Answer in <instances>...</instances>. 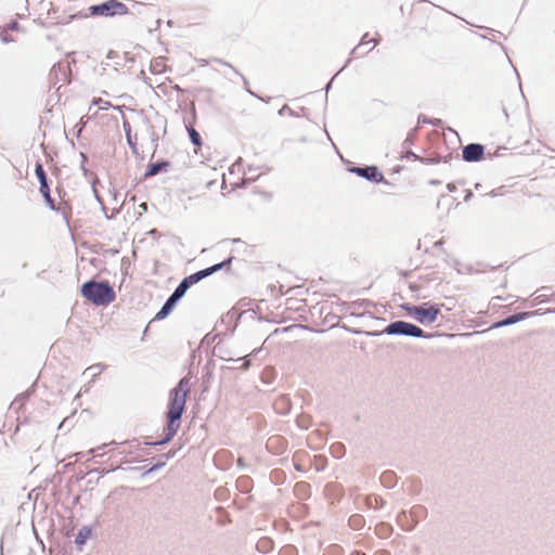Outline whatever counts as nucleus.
<instances>
[{
  "instance_id": "nucleus-3",
  "label": "nucleus",
  "mask_w": 555,
  "mask_h": 555,
  "mask_svg": "<svg viewBox=\"0 0 555 555\" xmlns=\"http://www.w3.org/2000/svg\"><path fill=\"white\" fill-rule=\"evenodd\" d=\"M402 309L405 313L415 319L421 324H431L437 321L440 314V307L438 305L424 304L423 306H409L403 305Z\"/></svg>"
},
{
  "instance_id": "nucleus-1",
  "label": "nucleus",
  "mask_w": 555,
  "mask_h": 555,
  "mask_svg": "<svg viewBox=\"0 0 555 555\" xmlns=\"http://www.w3.org/2000/svg\"><path fill=\"white\" fill-rule=\"evenodd\" d=\"M190 378L183 377L178 385L169 393V402L167 406V427L165 442L172 439L178 433L181 425V416L185 410L186 398L190 391Z\"/></svg>"
},
{
  "instance_id": "nucleus-6",
  "label": "nucleus",
  "mask_w": 555,
  "mask_h": 555,
  "mask_svg": "<svg viewBox=\"0 0 555 555\" xmlns=\"http://www.w3.org/2000/svg\"><path fill=\"white\" fill-rule=\"evenodd\" d=\"M385 331L390 335H405L426 338L431 337V334H425L421 327L404 321L392 322L386 327Z\"/></svg>"
},
{
  "instance_id": "nucleus-5",
  "label": "nucleus",
  "mask_w": 555,
  "mask_h": 555,
  "mask_svg": "<svg viewBox=\"0 0 555 555\" xmlns=\"http://www.w3.org/2000/svg\"><path fill=\"white\" fill-rule=\"evenodd\" d=\"M90 15L113 17L116 15H126L129 12L128 7L119 0H107L101 4L89 8Z\"/></svg>"
},
{
  "instance_id": "nucleus-27",
  "label": "nucleus",
  "mask_w": 555,
  "mask_h": 555,
  "mask_svg": "<svg viewBox=\"0 0 555 555\" xmlns=\"http://www.w3.org/2000/svg\"><path fill=\"white\" fill-rule=\"evenodd\" d=\"M124 128H125V131L127 132L129 130V132H131V127H130V124L128 121H125L124 122Z\"/></svg>"
},
{
  "instance_id": "nucleus-30",
  "label": "nucleus",
  "mask_w": 555,
  "mask_h": 555,
  "mask_svg": "<svg viewBox=\"0 0 555 555\" xmlns=\"http://www.w3.org/2000/svg\"><path fill=\"white\" fill-rule=\"evenodd\" d=\"M354 555H363V554L357 553V554H354Z\"/></svg>"
},
{
  "instance_id": "nucleus-8",
  "label": "nucleus",
  "mask_w": 555,
  "mask_h": 555,
  "mask_svg": "<svg viewBox=\"0 0 555 555\" xmlns=\"http://www.w3.org/2000/svg\"><path fill=\"white\" fill-rule=\"evenodd\" d=\"M485 149L481 144L472 143L463 149L462 156L466 162H479L483 158Z\"/></svg>"
},
{
  "instance_id": "nucleus-29",
  "label": "nucleus",
  "mask_w": 555,
  "mask_h": 555,
  "mask_svg": "<svg viewBox=\"0 0 555 555\" xmlns=\"http://www.w3.org/2000/svg\"><path fill=\"white\" fill-rule=\"evenodd\" d=\"M354 555H363V554L357 553V554H354Z\"/></svg>"
},
{
  "instance_id": "nucleus-21",
  "label": "nucleus",
  "mask_w": 555,
  "mask_h": 555,
  "mask_svg": "<svg viewBox=\"0 0 555 555\" xmlns=\"http://www.w3.org/2000/svg\"><path fill=\"white\" fill-rule=\"evenodd\" d=\"M282 442V438L279 436L272 437L268 440V447L271 448L273 443Z\"/></svg>"
},
{
  "instance_id": "nucleus-17",
  "label": "nucleus",
  "mask_w": 555,
  "mask_h": 555,
  "mask_svg": "<svg viewBox=\"0 0 555 555\" xmlns=\"http://www.w3.org/2000/svg\"><path fill=\"white\" fill-rule=\"evenodd\" d=\"M92 104L96 105L100 109H108L109 107L113 106L109 101H105L102 98L93 99Z\"/></svg>"
},
{
  "instance_id": "nucleus-12",
  "label": "nucleus",
  "mask_w": 555,
  "mask_h": 555,
  "mask_svg": "<svg viewBox=\"0 0 555 555\" xmlns=\"http://www.w3.org/2000/svg\"><path fill=\"white\" fill-rule=\"evenodd\" d=\"M186 130H188L191 142L195 146L194 152H195V154H197L203 145L202 138L192 125H188Z\"/></svg>"
},
{
  "instance_id": "nucleus-20",
  "label": "nucleus",
  "mask_w": 555,
  "mask_h": 555,
  "mask_svg": "<svg viewBox=\"0 0 555 555\" xmlns=\"http://www.w3.org/2000/svg\"><path fill=\"white\" fill-rule=\"evenodd\" d=\"M3 28H8V31L11 33V31H18L20 30V25L16 21H13L11 23H9L7 26H4Z\"/></svg>"
},
{
  "instance_id": "nucleus-19",
  "label": "nucleus",
  "mask_w": 555,
  "mask_h": 555,
  "mask_svg": "<svg viewBox=\"0 0 555 555\" xmlns=\"http://www.w3.org/2000/svg\"><path fill=\"white\" fill-rule=\"evenodd\" d=\"M350 525L354 528H360L363 525V519L361 516H353L350 518Z\"/></svg>"
},
{
  "instance_id": "nucleus-18",
  "label": "nucleus",
  "mask_w": 555,
  "mask_h": 555,
  "mask_svg": "<svg viewBox=\"0 0 555 555\" xmlns=\"http://www.w3.org/2000/svg\"><path fill=\"white\" fill-rule=\"evenodd\" d=\"M0 39L4 43H9L13 41L14 39L10 36V33L8 31V28H0Z\"/></svg>"
},
{
  "instance_id": "nucleus-28",
  "label": "nucleus",
  "mask_w": 555,
  "mask_h": 555,
  "mask_svg": "<svg viewBox=\"0 0 555 555\" xmlns=\"http://www.w3.org/2000/svg\"><path fill=\"white\" fill-rule=\"evenodd\" d=\"M448 189H449L450 191H453V190L455 189V186H454L453 184H448Z\"/></svg>"
},
{
  "instance_id": "nucleus-22",
  "label": "nucleus",
  "mask_w": 555,
  "mask_h": 555,
  "mask_svg": "<svg viewBox=\"0 0 555 555\" xmlns=\"http://www.w3.org/2000/svg\"><path fill=\"white\" fill-rule=\"evenodd\" d=\"M377 530H378V533L379 534H387L388 531H389V527L388 526H385V525H380L377 527Z\"/></svg>"
},
{
  "instance_id": "nucleus-25",
  "label": "nucleus",
  "mask_w": 555,
  "mask_h": 555,
  "mask_svg": "<svg viewBox=\"0 0 555 555\" xmlns=\"http://www.w3.org/2000/svg\"><path fill=\"white\" fill-rule=\"evenodd\" d=\"M126 137H127V141H128V143H129L131 146H133V145H134V143L132 142V139H131V138H132V134H131V132H129V130L127 131Z\"/></svg>"
},
{
  "instance_id": "nucleus-2",
  "label": "nucleus",
  "mask_w": 555,
  "mask_h": 555,
  "mask_svg": "<svg viewBox=\"0 0 555 555\" xmlns=\"http://www.w3.org/2000/svg\"><path fill=\"white\" fill-rule=\"evenodd\" d=\"M80 293L94 306H108L116 299L115 291L108 282L88 281L81 285Z\"/></svg>"
},
{
  "instance_id": "nucleus-4",
  "label": "nucleus",
  "mask_w": 555,
  "mask_h": 555,
  "mask_svg": "<svg viewBox=\"0 0 555 555\" xmlns=\"http://www.w3.org/2000/svg\"><path fill=\"white\" fill-rule=\"evenodd\" d=\"M230 262H231V259H229L227 261H222V262L217 263L210 268L201 270L194 274L186 276L175 289L171 297H173L176 300H179L185 294V292L188 291V288L190 286L199 282L202 279L212 274L214 272L220 270L224 264L230 263Z\"/></svg>"
},
{
  "instance_id": "nucleus-14",
  "label": "nucleus",
  "mask_w": 555,
  "mask_h": 555,
  "mask_svg": "<svg viewBox=\"0 0 555 555\" xmlns=\"http://www.w3.org/2000/svg\"><path fill=\"white\" fill-rule=\"evenodd\" d=\"M166 60L164 57H156L151 61L150 69L153 74H162L166 70Z\"/></svg>"
},
{
  "instance_id": "nucleus-7",
  "label": "nucleus",
  "mask_w": 555,
  "mask_h": 555,
  "mask_svg": "<svg viewBox=\"0 0 555 555\" xmlns=\"http://www.w3.org/2000/svg\"><path fill=\"white\" fill-rule=\"evenodd\" d=\"M35 173L40 183V193L42 194L47 205L53 209L54 201L52 199L51 194H50V186L48 184V178H47V175H46L42 164L38 163L36 165Z\"/></svg>"
},
{
  "instance_id": "nucleus-13",
  "label": "nucleus",
  "mask_w": 555,
  "mask_h": 555,
  "mask_svg": "<svg viewBox=\"0 0 555 555\" xmlns=\"http://www.w3.org/2000/svg\"><path fill=\"white\" fill-rule=\"evenodd\" d=\"M178 300H176L173 297H169L168 300L166 301V304L163 306V308L157 312L155 319L157 320H162L164 318H166L169 312L172 310V308L175 307L176 302Z\"/></svg>"
},
{
  "instance_id": "nucleus-10",
  "label": "nucleus",
  "mask_w": 555,
  "mask_h": 555,
  "mask_svg": "<svg viewBox=\"0 0 555 555\" xmlns=\"http://www.w3.org/2000/svg\"><path fill=\"white\" fill-rule=\"evenodd\" d=\"M534 314H537V311L520 312V313L511 315V317L506 318L503 321H499V322L494 323L492 327L498 328V327L511 325V324H514L516 322L522 321V320H525V319H527V318H529L531 315H534Z\"/></svg>"
},
{
  "instance_id": "nucleus-9",
  "label": "nucleus",
  "mask_w": 555,
  "mask_h": 555,
  "mask_svg": "<svg viewBox=\"0 0 555 555\" xmlns=\"http://www.w3.org/2000/svg\"><path fill=\"white\" fill-rule=\"evenodd\" d=\"M353 171L371 181L379 182L384 179L383 173L375 166L356 168Z\"/></svg>"
},
{
  "instance_id": "nucleus-23",
  "label": "nucleus",
  "mask_w": 555,
  "mask_h": 555,
  "mask_svg": "<svg viewBox=\"0 0 555 555\" xmlns=\"http://www.w3.org/2000/svg\"><path fill=\"white\" fill-rule=\"evenodd\" d=\"M295 489H296L297 492H299V491L304 492V490L308 489V485H306V483H297Z\"/></svg>"
},
{
  "instance_id": "nucleus-15",
  "label": "nucleus",
  "mask_w": 555,
  "mask_h": 555,
  "mask_svg": "<svg viewBox=\"0 0 555 555\" xmlns=\"http://www.w3.org/2000/svg\"><path fill=\"white\" fill-rule=\"evenodd\" d=\"M91 535V529L88 528V527H83L76 535V540L75 542L78 544V545H83L86 543V541L90 538Z\"/></svg>"
},
{
  "instance_id": "nucleus-26",
  "label": "nucleus",
  "mask_w": 555,
  "mask_h": 555,
  "mask_svg": "<svg viewBox=\"0 0 555 555\" xmlns=\"http://www.w3.org/2000/svg\"><path fill=\"white\" fill-rule=\"evenodd\" d=\"M343 448H344V447H343V444H340V443H338V444H334V446L332 447V449H333V451H334V452H339V451H341V449H343Z\"/></svg>"
},
{
  "instance_id": "nucleus-11",
  "label": "nucleus",
  "mask_w": 555,
  "mask_h": 555,
  "mask_svg": "<svg viewBox=\"0 0 555 555\" xmlns=\"http://www.w3.org/2000/svg\"><path fill=\"white\" fill-rule=\"evenodd\" d=\"M378 43V38L371 36L370 34L363 35L358 47L354 48L353 52L358 53L361 48H367L366 51L372 50Z\"/></svg>"
},
{
  "instance_id": "nucleus-24",
  "label": "nucleus",
  "mask_w": 555,
  "mask_h": 555,
  "mask_svg": "<svg viewBox=\"0 0 555 555\" xmlns=\"http://www.w3.org/2000/svg\"><path fill=\"white\" fill-rule=\"evenodd\" d=\"M393 475L391 473H385L382 476L383 481H390L392 479Z\"/></svg>"
},
{
  "instance_id": "nucleus-16",
  "label": "nucleus",
  "mask_w": 555,
  "mask_h": 555,
  "mask_svg": "<svg viewBox=\"0 0 555 555\" xmlns=\"http://www.w3.org/2000/svg\"><path fill=\"white\" fill-rule=\"evenodd\" d=\"M165 167H167V163H157V164H152L150 167H149V170L146 172V176H155L157 175L159 171H162Z\"/></svg>"
}]
</instances>
